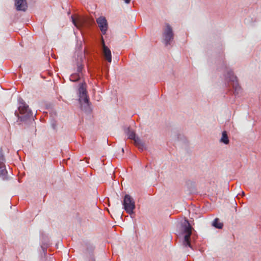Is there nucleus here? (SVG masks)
I'll return each instance as SVG.
<instances>
[{"instance_id":"13","label":"nucleus","mask_w":261,"mask_h":261,"mask_svg":"<svg viewBox=\"0 0 261 261\" xmlns=\"http://www.w3.org/2000/svg\"><path fill=\"white\" fill-rule=\"evenodd\" d=\"M103 55L104 58L108 62L111 63L112 62V54L111 50L105 44L103 46Z\"/></svg>"},{"instance_id":"2","label":"nucleus","mask_w":261,"mask_h":261,"mask_svg":"<svg viewBox=\"0 0 261 261\" xmlns=\"http://www.w3.org/2000/svg\"><path fill=\"white\" fill-rule=\"evenodd\" d=\"M18 102L19 106L18 110L15 111V115L18 117V120L20 122L25 124H32L34 119L32 110L22 98L19 97Z\"/></svg>"},{"instance_id":"6","label":"nucleus","mask_w":261,"mask_h":261,"mask_svg":"<svg viewBox=\"0 0 261 261\" xmlns=\"http://www.w3.org/2000/svg\"><path fill=\"white\" fill-rule=\"evenodd\" d=\"M123 209L130 216L134 214V210L136 208L135 202L129 195L125 194L122 201Z\"/></svg>"},{"instance_id":"22","label":"nucleus","mask_w":261,"mask_h":261,"mask_svg":"<svg viewBox=\"0 0 261 261\" xmlns=\"http://www.w3.org/2000/svg\"><path fill=\"white\" fill-rule=\"evenodd\" d=\"M90 259H89V261H95V258L94 257V256L92 254H90Z\"/></svg>"},{"instance_id":"1","label":"nucleus","mask_w":261,"mask_h":261,"mask_svg":"<svg viewBox=\"0 0 261 261\" xmlns=\"http://www.w3.org/2000/svg\"><path fill=\"white\" fill-rule=\"evenodd\" d=\"M223 52V48H221L216 61L218 69L224 70V83L229 91L231 92L235 97H239L242 91L241 87L238 83L237 77L234 74L233 72L227 67L224 61Z\"/></svg>"},{"instance_id":"18","label":"nucleus","mask_w":261,"mask_h":261,"mask_svg":"<svg viewBox=\"0 0 261 261\" xmlns=\"http://www.w3.org/2000/svg\"><path fill=\"white\" fill-rule=\"evenodd\" d=\"M81 77V75L77 73H73L70 76V81L73 82H76L79 81Z\"/></svg>"},{"instance_id":"11","label":"nucleus","mask_w":261,"mask_h":261,"mask_svg":"<svg viewBox=\"0 0 261 261\" xmlns=\"http://www.w3.org/2000/svg\"><path fill=\"white\" fill-rule=\"evenodd\" d=\"M15 6L17 11L24 12L28 8L26 0H15Z\"/></svg>"},{"instance_id":"15","label":"nucleus","mask_w":261,"mask_h":261,"mask_svg":"<svg viewBox=\"0 0 261 261\" xmlns=\"http://www.w3.org/2000/svg\"><path fill=\"white\" fill-rule=\"evenodd\" d=\"M82 55L80 57L78 56L77 61L76 62V66H77V73L81 74L82 75V71L83 69V65L82 64Z\"/></svg>"},{"instance_id":"10","label":"nucleus","mask_w":261,"mask_h":261,"mask_svg":"<svg viewBox=\"0 0 261 261\" xmlns=\"http://www.w3.org/2000/svg\"><path fill=\"white\" fill-rule=\"evenodd\" d=\"M134 145L137 147L140 151L142 152L147 149V147L145 142L138 136L133 140Z\"/></svg>"},{"instance_id":"4","label":"nucleus","mask_w":261,"mask_h":261,"mask_svg":"<svg viewBox=\"0 0 261 261\" xmlns=\"http://www.w3.org/2000/svg\"><path fill=\"white\" fill-rule=\"evenodd\" d=\"M180 229L182 234H184L182 241L183 245L193 249L191 242L192 240L195 239V238L192 236L193 228L188 219H185L181 223Z\"/></svg>"},{"instance_id":"20","label":"nucleus","mask_w":261,"mask_h":261,"mask_svg":"<svg viewBox=\"0 0 261 261\" xmlns=\"http://www.w3.org/2000/svg\"><path fill=\"white\" fill-rule=\"evenodd\" d=\"M50 125H51V128L54 130H56L57 126V121L56 120H55L54 119H52L50 121Z\"/></svg>"},{"instance_id":"23","label":"nucleus","mask_w":261,"mask_h":261,"mask_svg":"<svg viewBox=\"0 0 261 261\" xmlns=\"http://www.w3.org/2000/svg\"><path fill=\"white\" fill-rule=\"evenodd\" d=\"M124 2L126 4H128L130 2V0H124Z\"/></svg>"},{"instance_id":"16","label":"nucleus","mask_w":261,"mask_h":261,"mask_svg":"<svg viewBox=\"0 0 261 261\" xmlns=\"http://www.w3.org/2000/svg\"><path fill=\"white\" fill-rule=\"evenodd\" d=\"M212 225L217 229H222L223 227V223L221 222L219 218H215L212 222Z\"/></svg>"},{"instance_id":"24","label":"nucleus","mask_w":261,"mask_h":261,"mask_svg":"<svg viewBox=\"0 0 261 261\" xmlns=\"http://www.w3.org/2000/svg\"><path fill=\"white\" fill-rule=\"evenodd\" d=\"M122 152H124V150L123 148H122Z\"/></svg>"},{"instance_id":"3","label":"nucleus","mask_w":261,"mask_h":261,"mask_svg":"<svg viewBox=\"0 0 261 261\" xmlns=\"http://www.w3.org/2000/svg\"><path fill=\"white\" fill-rule=\"evenodd\" d=\"M77 94L81 110L87 114H90L92 112V108L88 95L87 85L85 83L79 84Z\"/></svg>"},{"instance_id":"12","label":"nucleus","mask_w":261,"mask_h":261,"mask_svg":"<svg viewBox=\"0 0 261 261\" xmlns=\"http://www.w3.org/2000/svg\"><path fill=\"white\" fill-rule=\"evenodd\" d=\"M123 130L124 134L127 136L128 139L133 141L138 136L136 132L132 129L130 126H124Z\"/></svg>"},{"instance_id":"25","label":"nucleus","mask_w":261,"mask_h":261,"mask_svg":"<svg viewBox=\"0 0 261 261\" xmlns=\"http://www.w3.org/2000/svg\"><path fill=\"white\" fill-rule=\"evenodd\" d=\"M176 138H177V139H178V138H179L178 135H177V136Z\"/></svg>"},{"instance_id":"14","label":"nucleus","mask_w":261,"mask_h":261,"mask_svg":"<svg viewBox=\"0 0 261 261\" xmlns=\"http://www.w3.org/2000/svg\"><path fill=\"white\" fill-rule=\"evenodd\" d=\"M1 177L4 180H8L9 179L8 171L5 165H0V177Z\"/></svg>"},{"instance_id":"5","label":"nucleus","mask_w":261,"mask_h":261,"mask_svg":"<svg viewBox=\"0 0 261 261\" xmlns=\"http://www.w3.org/2000/svg\"><path fill=\"white\" fill-rule=\"evenodd\" d=\"M174 39V32L172 27L168 23H166L165 28L163 31L162 42L165 46L168 47L171 45Z\"/></svg>"},{"instance_id":"19","label":"nucleus","mask_w":261,"mask_h":261,"mask_svg":"<svg viewBox=\"0 0 261 261\" xmlns=\"http://www.w3.org/2000/svg\"><path fill=\"white\" fill-rule=\"evenodd\" d=\"M6 160L2 148H0V165H5Z\"/></svg>"},{"instance_id":"9","label":"nucleus","mask_w":261,"mask_h":261,"mask_svg":"<svg viewBox=\"0 0 261 261\" xmlns=\"http://www.w3.org/2000/svg\"><path fill=\"white\" fill-rule=\"evenodd\" d=\"M96 22L103 35H105L108 28V24L106 17L100 16L96 19Z\"/></svg>"},{"instance_id":"21","label":"nucleus","mask_w":261,"mask_h":261,"mask_svg":"<svg viewBox=\"0 0 261 261\" xmlns=\"http://www.w3.org/2000/svg\"><path fill=\"white\" fill-rule=\"evenodd\" d=\"M87 251L89 250V251L92 252L94 250V247L92 245H90L87 247Z\"/></svg>"},{"instance_id":"8","label":"nucleus","mask_w":261,"mask_h":261,"mask_svg":"<svg viewBox=\"0 0 261 261\" xmlns=\"http://www.w3.org/2000/svg\"><path fill=\"white\" fill-rule=\"evenodd\" d=\"M49 238L47 234L42 233L40 238V245L41 250L40 254L41 258H45L47 255V249L50 246Z\"/></svg>"},{"instance_id":"7","label":"nucleus","mask_w":261,"mask_h":261,"mask_svg":"<svg viewBox=\"0 0 261 261\" xmlns=\"http://www.w3.org/2000/svg\"><path fill=\"white\" fill-rule=\"evenodd\" d=\"M71 20L73 25L79 30L83 29H89L94 23V20L85 18H80L76 21L73 16H71Z\"/></svg>"},{"instance_id":"17","label":"nucleus","mask_w":261,"mask_h":261,"mask_svg":"<svg viewBox=\"0 0 261 261\" xmlns=\"http://www.w3.org/2000/svg\"><path fill=\"white\" fill-rule=\"evenodd\" d=\"M220 142L226 145L229 143V140L226 131L224 130L222 132Z\"/></svg>"}]
</instances>
